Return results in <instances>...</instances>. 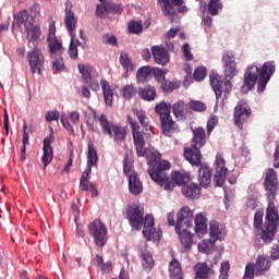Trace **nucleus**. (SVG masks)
Masks as SVG:
<instances>
[{
    "label": "nucleus",
    "mask_w": 279,
    "mask_h": 279,
    "mask_svg": "<svg viewBox=\"0 0 279 279\" xmlns=\"http://www.w3.org/2000/svg\"><path fill=\"white\" fill-rule=\"evenodd\" d=\"M252 117V108L245 100H240L234 107L233 121L236 128L243 130V123Z\"/></svg>",
    "instance_id": "f8f14e48"
},
{
    "label": "nucleus",
    "mask_w": 279,
    "mask_h": 279,
    "mask_svg": "<svg viewBox=\"0 0 279 279\" xmlns=\"http://www.w3.org/2000/svg\"><path fill=\"white\" fill-rule=\"evenodd\" d=\"M222 64L225 66V78L219 75V73L213 72L209 75V82L216 95L217 102L219 104V99H221V106H226V99H228V97H230V93H232V78L239 75L234 52H225L222 54Z\"/></svg>",
    "instance_id": "f257e3e1"
},
{
    "label": "nucleus",
    "mask_w": 279,
    "mask_h": 279,
    "mask_svg": "<svg viewBox=\"0 0 279 279\" xmlns=\"http://www.w3.org/2000/svg\"><path fill=\"white\" fill-rule=\"evenodd\" d=\"M100 86L102 90L105 105L109 108H112V102L114 101V90L110 86V83H108V81L106 80L100 81Z\"/></svg>",
    "instance_id": "a878e982"
},
{
    "label": "nucleus",
    "mask_w": 279,
    "mask_h": 279,
    "mask_svg": "<svg viewBox=\"0 0 279 279\" xmlns=\"http://www.w3.org/2000/svg\"><path fill=\"white\" fill-rule=\"evenodd\" d=\"M263 210H257L254 215V228L257 230L263 228Z\"/></svg>",
    "instance_id": "864d4df0"
},
{
    "label": "nucleus",
    "mask_w": 279,
    "mask_h": 279,
    "mask_svg": "<svg viewBox=\"0 0 279 279\" xmlns=\"http://www.w3.org/2000/svg\"><path fill=\"white\" fill-rule=\"evenodd\" d=\"M97 121L104 136H109L110 138H112L113 143H116L117 145L125 143V140L128 138V128L121 124L110 122L106 113H101L100 116H98Z\"/></svg>",
    "instance_id": "0eeeda50"
},
{
    "label": "nucleus",
    "mask_w": 279,
    "mask_h": 279,
    "mask_svg": "<svg viewBox=\"0 0 279 279\" xmlns=\"http://www.w3.org/2000/svg\"><path fill=\"white\" fill-rule=\"evenodd\" d=\"M46 121L48 123H51V121H59L60 119V112L58 110L54 111H48L45 117Z\"/></svg>",
    "instance_id": "bf43d9fd"
},
{
    "label": "nucleus",
    "mask_w": 279,
    "mask_h": 279,
    "mask_svg": "<svg viewBox=\"0 0 279 279\" xmlns=\"http://www.w3.org/2000/svg\"><path fill=\"white\" fill-rule=\"evenodd\" d=\"M206 145V131L204 128H196L193 131L192 146L184 148L183 156L192 167L202 165V148Z\"/></svg>",
    "instance_id": "39448f33"
},
{
    "label": "nucleus",
    "mask_w": 279,
    "mask_h": 279,
    "mask_svg": "<svg viewBox=\"0 0 279 279\" xmlns=\"http://www.w3.org/2000/svg\"><path fill=\"white\" fill-rule=\"evenodd\" d=\"M215 240H213L211 238L208 240H203L198 243V251L203 252V254H210L213 247H215Z\"/></svg>",
    "instance_id": "79ce46f5"
},
{
    "label": "nucleus",
    "mask_w": 279,
    "mask_h": 279,
    "mask_svg": "<svg viewBox=\"0 0 279 279\" xmlns=\"http://www.w3.org/2000/svg\"><path fill=\"white\" fill-rule=\"evenodd\" d=\"M156 64H169V51L162 46H153L150 49Z\"/></svg>",
    "instance_id": "aec40b11"
},
{
    "label": "nucleus",
    "mask_w": 279,
    "mask_h": 279,
    "mask_svg": "<svg viewBox=\"0 0 279 279\" xmlns=\"http://www.w3.org/2000/svg\"><path fill=\"white\" fill-rule=\"evenodd\" d=\"M47 40H48L49 52L51 53V56L56 53L60 54L62 53V51H64V48L62 47V43H60L58 38L51 36V34H48Z\"/></svg>",
    "instance_id": "473e14b6"
},
{
    "label": "nucleus",
    "mask_w": 279,
    "mask_h": 279,
    "mask_svg": "<svg viewBox=\"0 0 279 279\" xmlns=\"http://www.w3.org/2000/svg\"><path fill=\"white\" fill-rule=\"evenodd\" d=\"M264 186L268 204H274V201L276 199V193L278 191V177L276 175V170H274V168H269L266 171Z\"/></svg>",
    "instance_id": "9b49d317"
},
{
    "label": "nucleus",
    "mask_w": 279,
    "mask_h": 279,
    "mask_svg": "<svg viewBox=\"0 0 279 279\" xmlns=\"http://www.w3.org/2000/svg\"><path fill=\"white\" fill-rule=\"evenodd\" d=\"M52 69H54V71H63L64 60H62V59L54 60L52 63Z\"/></svg>",
    "instance_id": "69168bd1"
},
{
    "label": "nucleus",
    "mask_w": 279,
    "mask_h": 279,
    "mask_svg": "<svg viewBox=\"0 0 279 279\" xmlns=\"http://www.w3.org/2000/svg\"><path fill=\"white\" fill-rule=\"evenodd\" d=\"M144 230L143 235L147 241H151L154 239V216L153 215H146L144 218Z\"/></svg>",
    "instance_id": "7c9ffc66"
},
{
    "label": "nucleus",
    "mask_w": 279,
    "mask_h": 279,
    "mask_svg": "<svg viewBox=\"0 0 279 279\" xmlns=\"http://www.w3.org/2000/svg\"><path fill=\"white\" fill-rule=\"evenodd\" d=\"M125 217L129 220L132 230H141L143 223H145V208L133 204L126 209Z\"/></svg>",
    "instance_id": "9d476101"
},
{
    "label": "nucleus",
    "mask_w": 279,
    "mask_h": 279,
    "mask_svg": "<svg viewBox=\"0 0 279 279\" xmlns=\"http://www.w3.org/2000/svg\"><path fill=\"white\" fill-rule=\"evenodd\" d=\"M25 32L26 36L28 38V43H36L38 38H40L43 32L40 31V26L34 25V23H27L25 24Z\"/></svg>",
    "instance_id": "c756f323"
},
{
    "label": "nucleus",
    "mask_w": 279,
    "mask_h": 279,
    "mask_svg": "<svg viewBox=\"0 0 279 279\" xmlns=\"http://www.w3.org/2000/svg\"><path fill=\"white\" fill-rule=\"evenodd\" d=\"M129 190L132 195H141L143 193V182L136 172L129 175Z\"/></svg>",
    "instance_id": "cd10ccee"
},
{
    "label": "nucleus",
    "mask_w": 279,
    "mask_h": 279,
    "mask_svg": "<svg viewBox=\"0 0 279 279\" xmlns=\"http://www.w3.org/2000/svg\"><path fill=\"white\" fill-rule=\"evenodd\" d=\"M215 165L214 184L215 186H223L226 178H228V168L226 167V159L219 153L216 155Z\"/></svg>",
    "instance_id": "ddd939ff"
},
{
    "label": "nucleus",
    "mask_w": 279,
    "mask_h": 279,
    "mask_svg": "<svg viewBox=\"0 0 279 279\" xmlns=\"http://www.w3.org/2000/svg\"><path fill=\"white\" fill-rule=\"evenodd\" d=\"M193 226V210L189 206H183L177 214L175 232Z\"/></svg>",
    "instance_id": "2eb2a0df"
},
{
    "label": "nucleus",
    "mask_w": 279,
    "mask_h": 279,
    "mask_svg": "<svg viewBox=\"0 0 279 279\" xmlns=\"http://www.w3.org/2000/svg\"><path fill=\"white\" fill-rule=\"evenodd\" d=\"M198 167V182L203 189H209L213 184V169L206 163H199Z\"/></svg>",
    "instance_id": "a211bd4d"
},
{
    "label": "nucleus",
    "mask_w": 279,
    "mask_h": 279,
    "mask_svg": "<svg viewBox=\"0 0 279 279\" xmlns=\"http://www.w3.org/2000/svg\"><path fill=\"white\" fill-rule=\"evenodd\" d=\"M271 267V260L267 255H258L256 263L254 264L255 276H265Z\"/></svg>",
    "instance_id": "412c9836"
},
{
    "label": "nucleus",
    "mask_w": 279,
    "mask_h": 279,
    "mask_svg": "<svg viewBox=\"0 0 279 279\" xmlns=\"http://www.w3.org/2000/svg\"><path fill=\"white\" fill-rule=\"evenodd\" d=\"M134 95H136V87H134V85H125L122 88V97L124 99H132Z\"/></svg>",
    "instance_id": "09e8293b"
},
{
    "label": "nucleus",
    "mask_w": 279,
    "mask_h": 279,
    "mask_svg": "<svg viewBox=\"0 0 279 279\" xmlns=\"http://www.w3.org/2000/svg\"><path fill=\"white\" fill-rule=\"evenodd\" d=\"M206 77V69L204 66H198L194 71V80L196 82H202Z\"/></svg>",
    "instance_id": "603ef678"
},
{
    "label": "nucleus",
    "mask_w": 279,
    "mask_h": 279,
    "mask_svg": "<svg viewBox=\"0 0 279 279\" xmlns=\"http://www.w3.org/2000/svg\"><path fill=\"white\" fill-rule=\"evenodd\" d=\"M102 43L104 45H110L111 47H117L119 45L117 36L108 34L102 35Z\"/></svg>",
    "instance_id": "3c124183"
},
{
    "label": "nucleus",
    "mask_w": 279,
    "mask_h": 279,
    "mask_svg": "<svg viewBox=\"0 0 279 279\" xmlns=\"http://www.w3.org/2000/svg\"><path fill=\"white\" fill-rule=\"evenodd\" d=\"M51 143H53V129H50V134L44 138L43 141V156L41 162L44 167H47L53 160V147H51Z\"/></svg>",
    "instance_id": "f3484780"
},
{
    "label": "nucleus",
    "mask_w": 279,
    "mask_h": 279,
    "mask_svg": "<svg viewBox=\"0 0 279 279\" xmlns=\"http://www.w3.org/2000/svg\"><path fill=\"white\" fill-rule=\"evenodd\" d=\"M169 276L170 279H184V272L182 266L178 259L173 258L169 264Z\"/></svg>",
    "instance_id": "2f4dec72"
},
{
    "label": "nucleus",
    "mask_w": 279,
    "mask_h": 279,
    "mask_svg": "<svg viewBox=\"0 0 279 279\" xmlns=\"http://www.w3.org/2000/svg\"><path fill=\"white\" fill-rule=\"evenodd\" d=\"M172 180L178 186H182L189 182H191V177L185 171H172L171 172Z\"/></svg>",
    "instance_id": "4c0bfd02"
},
{
    "label": "nucleus",
    "mask_w": 279,
    "mask_h": 279,
    "mask_svg": "<svg viewBox=\"0 0 279 279\" xmlns=\"http://www.w3.org/2000/svg\"><path fill=\"white\" fill-rule=\"evenodd\" d=\"M15 23L16 25H19V27H21V25H26V23H32V21H29V13H27V11L23 10L20 11L15 16Z\"/></svg>",
    "instance_id": "a18cd8bd"
},
{
    "label": "nucleus",
    "mask_w": 279,
    "mask_h": 279,
    "mask_svg": "<svg viewBox=\"0 0 279 279\" xmlns=\"http://www.w3.org/2000/svg\"><path fill=\"white\" fill-rule=\"evenodd\" d=\"M243 279H254V263H248L245 266V272Z\"/></svg>",
    "instance_id": "052dcab7"
},
{
    "label": "nucleus",
    "mask_w": 279,
    "mask_h": 279,
    "mask_svg": "<svg viewBox=\"0 0 279 279\" xmlns=\"http://www.w3.org/2000/svg\"><path fill=\"white\" fill-rule=\"evenodd\" d=\"M194 271L196 274L195 278L206 279L209 274H213V268L208 267V264L206 263H197L194 266Z\"/></svg>",
    "instance_id": "f704fd0d"
},
{
    "label": "nucleus",
    "mask_w": 279,
    "mask_h": 279,
    "mask_svg": "<svg viewBox=\"0 0 279 279\" xmlns=\"http://www.w3.org/2000/svg\"><path fill=\"white\" fill-rule=\"evenodd\" d=\"M148 165V174L151 180L163 186L166 191H173L175 189V181H169V177L165 171L171 169V163L160 158V153H150L146 157Z\"/></svg>",
    "instance_id": "20e7f679"
},
{
    "label": "nucleus",
    "mask_w": 279,
    "mask_h": 279,
    "mask_svg": "<svg viewBox=\"0 0 279 279\" xmlns=\"http://www.w3.org/2000/svg\"><path fill=\"white\" fill-rule=\"evenodd\" d=\"M175 88H178V85H175V83L173 82L165 80L161 82V89L163 90V93H171V90H175Z\"/></svg>",
    "instance_id": "6e6d98bb"
},
{
    "label": "nucleus",
    "mask_w": 279,
    "mask_h": 279,
    "mask_svg": "<svg viewBox=\"0 0 279 279\" xmlns=\"http://www.w3.org/2000/svg\"><path fill=\"white\" fill-rule=\"evenodd\" d=\"M27 60L31 66V73H33V75L35 73L40 75L41 69L45 66V56H43V51L38 47H35L27 52Z\"/></svg>",
    "instance_id": "4468645a"
},
{
    "label": "nucleus",
    "mask_w": 279,
    "mask_h": 279,
    "mask_svg": "<svg viewBox=\"0 0 279 279\" xmlns=\"http://www.w3.org/2000/svg\"><path fill=\"white\" fill-rule=\"evenodd\" d=\"M87 148V167L93 168L95 165H97V160H99L97 157V149L95 148V144H93V142H88Z\"/></svg>",
    "instance_id": "ea45409f"
},
{
    "label": "nucleus",
    "mask_w": 279,
    "mask_h": 279,
    "mask_svg": "<svg viewBox=\"0 0 279 279\" xmlns=\"http://www.w3.org/2000/svg\"><path fill=\"white\" fill-rule=\"evenodd\" d=\"M129 34H143V22L132 20L128 25Z\"/></svg>",
    "instance_id": "c03bdc74"
},
{
    "label": "nucleus",
    "mask_w": 279,
    "mask_h": 279,
    "mask_svg": "<svg viewBox=\"0 0 279 279\" xmlns=\"http://www.w3.org/2000/svg\"><path fill=\"white\" fill-rule=\"evenodd\" d=\"M135 117L140 121V124L132 116L126 117V121L131 128L132 136H133V145L135 147V151L137 158H147L149 154H158L156 150L147 149V141L154 136V130L151 129V124L149 123V118L145 114V111L136 110L134 112ZM142 126V130H141Z\"/></svg>",
    "instance_id": "f03ea898"
},
{
    "label": "nucleus",
    "mask_w": 279,
    "mask_h": 279,
    "mask_svg": "<svg viewBox=\"0 0 279 279\" xmlns=\"http://www.w3.org/2000/svg\"><path fill=\"white\" fill-rule=\"evenodd\" d=\"M274 168L279 169V144L276 147L275 154H274Z\"/></svg>",
    "instance_id": "774afa93"
},
{
    "label": "nucleus",
    "mask_w": 279,
    "mask_h": 279,
    "mask_svg": "<svg viewBox=\"0 0 279 279\" xmlns=\"http://www.w3.org/2000/svg\"><path fill=\"white\" fill-rule=\"evenodd\" d=\"M138 97L144 101H154L157 97L156 87L151 85H145L144 87H140L137 90Z\"/></svg>",
    "instance_id": "c85d7f7f"
},
{
    "label": "nucleus",
    "mask_w": 279,
    "mask_h": 279,
    "mask_svg": "<svg viewBox=\"0 0 279 279\" xmlns=\"http://www.w3.org/2000/svg\"><path fill=\"white\" fill-rule=\"evenodd\" d=\"M228 271H230V263L222 262L220 267V279H228Z\"/></svg>",
    "instance_id": "13d9d810"
},
{
    "label": "nucleus",
    "mask_w": 279,
    "mask_h": 279,
    "mask_svg": "<svg viewBox=\"0 0 279 279\" xmlns=\"http://www.w3.org/2000/svg\"><path fill=\"white\" fill-rule=\"evenodd\" d=\"M120 64L126 73L134 71V63H132V58L128 52L120 53Z\"/></svg>",
    "instance_id": "a19ab883"
},
{
    "label": "nucleus",
    "mask_w": 279,
    "mask_h": 279,
    "mask_svg": "<svg viewBox=\"0 0 279 279\" xmlns=\"http://www.w3.org/2000/svg\"><path fill=\"white\" fill-rule=\"evenodd\" d=\"M77 93L81 97H84L85 99H90V89L88 87L82 85L78 89Z\"/></svg>",
    "instance_id": "0e129e2a"
},
{
    "label": "nucleus",
    "mask_w": 279,
    "mask_h": 279,
    "mask_svg": "<svg viewBox=\"0 0 279 279\" xmlns=\"http://www.w3.org/2000/svg\"><path fill=\"white\" fill-rule=\"evenodd\" d=\"M100 4L96 5V15L97 16H104L105 14H110V9H109V1L108 0H99Z\"/></svg>",
    "instance_id": "de8ad7c7"
},
{
    "label": "nucleus",
    "mask_w": 279,
    "mask_h": 279,
    "mask_svg": "<svg viewBox=\"0 0 279 279\" xmlns=\"http://www.w3.org/2000/svg\"><path fill=\"white\" fill-rule=\"evenodd\" d=\"M149 77H151V66L145 65L137 70L136 80L138 84L149 82Z\"/></svg>",
    "instance_id": "58836bf2"
},
{
    "label": "nucleus",
    "mask_w": 279,
    "mask_h": 279,
    "mask_svg": "<svg viewBox=\"0 0 279 279\" xmlns=\"http://www.w3.org/2000/svg\"><path fill=\"white\" fill-rule=\"evenodd\" d=\"M187 229L189 228L182 229L181 231L177 232V234H179V239L183 247L185 250H191V247H193V235Z\"/></svg>",
    "instance_id": "72a5a7b5"
},
{
    "label": "nucleus",
    "mask_w": 279,
    "mask_h": 279,
    "mask_svg": "<svg viewBox=\"0 0 279 279\" xmlns=\"http://www.w3.org/2000/svg\"><path fill=\"white\" fill-rule=\"evenodd\" d=\"M155 265L154 257L149 251L142 252V266L144 269H151Z\"/></svg>",
    "instance_id": "37998d69"
},
{
    "label": "nucleus",
    "mask_w": 279,
    "mask_h": 279,
    "mask_svg": "<svg viewBox=\"0 0 279 279\" xmlns=\"http://www.w3.org/2000/svg\"><path fill=\"white\" fill-rule=\"evenodd\" d=\"M172 112L179 121L186 120V116L191 114V109L189 108V104H185L184 100H179L173 104Z\"/></svg>",
    "instance_id": "4be33fe9"
},
{
    "label": "nucleus",
    "mask_w": 279,
    "mask_h": 279,
    "mask_svg": "<svg viewBox=\"0 0 279 279\" xmlns=\"http://www.w3.org/2000/svg\"><path fill=\"white\" fill-rule=\"evenodd\" d=\"M156 114H159V119H165L171 117V105L165 101H161L155 106Z\"/></svg>",
    "instance_id": "e433bc0d"
},
{
    "label": "nucleus",
    "mask_w": 279,
    "mask_h": 279,
    "mask_svg": "<svg viewBox=\"0 0 279 279\" xmlns=\"http://www.w3.org/2000/svg\"><path fill=\"white\" fill-rule=\"evenodd\" d=\"M114 14H122L123 13V7L121 4H114L113 2L109 1V13Z\"/></svg>",
    "instance_id": "680f3d73"
},
{
    "label": "nucleus",
    "mask_w": 279,
    "mask_h": 279,
    "mask_svg": "<svg viewBox=\"0 0 279 279\" xmlns=\"http://www.w3.org/2000/svg\"><path fill=\"white\" fill-rule=\"evenodd\" d=\"M190 110H194V112H205L207 106L202 100H190L187 104Z\"/></svg>",
    "instance_id": "49530a36"
},
{
    "label": "nucleus",
    "mask_w": 279,
    "mask_h": 279,
    "mask_svg": "<svg viewBox=\"0 0 279 279\" xmlns=\"http://www.w3.org/2000/svg\"><path fill=\"white\" fill-rule=\"evenodd\" d=\"M151 73L157 82H165V70L160 68H153Z\"/></svg>",
    "instance_id": "5fc2aeb1"
},
{
    "label": "nucleus",
    "mask_w": 279,
    "mask_h": 279,
    "mask_svg": "<svg viewBox=\"0 0 279 279\" xmlns=\"http://www.w3.org/2000/svg\"><path fill=\"white\" fill-rule=\"evenodd\" d=\"M160 123L161 134H163V136H171V134H173V132L178 130V124L175 123V121H173V118L171 116L161 118Z\"/></svg>",
    "instance_id": "bb28decb"
},
{
    "label": "nucleus",
    "mask_w": 279,
    "mask_h": 279,
    "mask_svg": "<svg viewBox=\"0 0 279 279\" xmlns=\"http://www.w3.org/2000/svg\"><path fill=\"white\" fill-rule=\"evenodd\" d=\"M274 73H276V61H266L260 69L256 63L248 65L244 73L241 92L250 93V90H254V86L257 83V93H265Z\"/></svg>",
    "instance_id": "7ed1b4c3"
},
{
    "label": "nucleus",
    "mask_w": 279,
    "mask_h": 279,
    "mask_svg": "<svg viewBox=\"0 0 279 279\" xmlns=\"http://www.w3.org/2000/svg\"><path fill=\"white\" fill-rule=\"evenodd\" d=\"M279 226V214L278 207L276 204L270 203L266 209V218L264 229H262L259 233V239L263 241L265 245H269L271 241L276 238V232H278Z\"/></svg>",
    "instance_id": "423d86ee"
},
{
    "label": "nucleus",
    "mask_w": 279,
    "mask_h": 279,
    "mask_svg": "<svg viewBox=\"0 0 279 279\" xmlns=\"http://www.w3.org/2000/svg\"><path fill=\"white\" fill-rule=\"evenodd\" d=\"M158 3H161V12L169 19L170 23H173L178 19L177 8L184 4V0H158Z\"/></svg>",
    "instance_id": "dca6fc26"
},
{
    "label": "nucleus",
    "mask_w": 279,
    "mask_h": 279,
    "mask_svg": "<svg viewBox=\"0 0 279 279\" xmlns=\"http://www.w3.org/2000/svg\"><path fill=\"white\" fill-rule=\"evenodd\" d=\"M206 10L211 16H217L219 15V11L223 10V2H221V0H209L207 7L206 2H203V4H201V12L205 13Z\"/></svg>",
    "instance_id": "393cba45"
},
{
    "label": "nucleus",
    "mask_w": 279,
    "mask_h": 279,
    "mask_svg": "<svg viewBox=\"0 0 279 279\" xmlns=\"http://www.w3.org/2000/svg\"><path fill=\"white\" fill-rule=\"evenodd\" d=\"M217 123H219V119H217V116H213L207 121V133L211 134L215 128H217Z\"/></svg>",
    "instance_id": "4d7b16f0"
},
{
    "label": "nucleus",
    "mask_w": 279,
    "mask_h": 279,
    "mask_svg": "<svg viewBox=\"0 0 279 279\" xmlns=\"http://www.w3.org/2000/svg\"><path fill=\"white\" fill-rule=\"evenodd\" d=\"M270 258L271 260H278L279 258V246H272L271 252H270Z\"/></svg>",
    "instance_id": "338daca9"
},
{
    "label": "nucleus",
    "mask_w": 279,
    "mask_h": 279,
    "mask_svg": "<svg viewBox=\"0 0 279 279\" xmlns=\"http://www.w3.org/2000/svg\"><path fill=\"white\" fill-rule=\"evenodd\" d=\"M195 232L197 236H204L208 232V218L204 213H198L194 218Z\"/></svg>",
    "instance_id": "5701e85b"
},
{
    "label": "nucleus",
    "mask_w": 279,
    "mask_h": 279,
    "mask_svg": "<svg viewBox=\"0 0 279 279\" xmlns=\"http://www.w3.org/2000/svg\"><path fill=\"white\" fill-rule=\"evenodd\" d=\"M183 56L187 61L193 60V53H191V46L189 44H184L182 46Z\"/></svg>",
    "instance_id": "e2e57ef3"
},
{
    "label": "nucleus",
    "mask_w": 279,
    "mask_h": 279,
    "mask_svg": "<svg viewBox=\"0 0 279 279\" xmlns=\"http://www.w3.org/2000/svg\"><path fill=\"white\" fill-rule=\"evenodd\" d=\"M226 226L219 223L216 220H211L209 222V236L213 241L217 243V241H223L226 239Z\"/></svg>",
    "instance_id": "6ab92c4d"
},
{
    "label": "nucleus",
    "mask_w": 279,
    "mask_h": 279,
    "mask_svg": "<svg viewBox=\"0 0 279 279\" xmlns=\"http://www.w3.org/2000/svg\"><path fill=\"white\" fill-rule=\"evenodd\" d=\"M132 159H130V155L125 154L124 160H123V173L124 175H130V171H132Z\"/></svg>",
    "instance_id": "8fccbe9b"
},
{
    "label": "nucleus",
    "mask_w": 279,
    "mask_h": 279,
    "mask_svg": "<svg viewBox=\"0 0 279 279\" xmlns=\"http://www.w3.org/2000/svg\"><path fill=\"white\" fill-rule=\"evenodd\" d=\"M72 8H73L72 5L65 7L64 25H65V28L68 29V33L71 36L68 53L72 60H77L78 58L77 47H80L82 43H80V39H77V35H75V27H77V19H75V13H73Z\"/></svg>",
    "instance_id": "6e6552de"
},
{
    "label": "nucleus",
    "mask_w": 279,
    "mask_h": 279,
    "mask_svg": "<svg viewBox=\"0 0 279 279\" xmlns=\"http://www.w3.org/2000/svg\"><path fill=\"white\" fill-rule=\"evenodd\" d=\"M181 191L186 199H199L202 195V186H199L197 183L183 185Z\"/></svg>",
    "instance_id": "b1692460"
},
{
    "label": "nucleus",
    "mask_w": 279,
    "mask_h": 279,
    "mask_svg": "<svg viewBox=\"0 0 279 279\" xmlns=\"http://www.w3.org/2000/svg\"><path fill=\"white\" fill-rule=\"evenodd\" d=\"M77 69L82 75V80L85 84H90V81L93 80V72L95 71V68L88 64H78Z\"/></svg>",
    "instance_id": "c9c22d12"
},
{
    "label": "nucleus",
    "mask_w": 279,
    "mask_h": 279,
    "mask_svg": "<svg viewBox=\"0 0 279 279\" xmlns=\"http://www.w3.org/2000/svg\"><path fill=\"white\" fill-rule=\"evenodd\" d=\"M87 230L97 247H104L108 243V228L101 220L95 219L89 222Z\"/></svg>",
    "instance_id": "1a4fd4ad"
}]
</instances>
